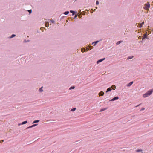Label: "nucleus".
Listing matches in <instances>:
<instances>
[{
	"label": "nucleus",
	"mask_w": 153,
	"mask_h": 153,
	"mask_svg": "<svg viewBox=\"0 0 153 153\" xmlns=\"http://www.w3.org/2000/svg\"><path fill=\"white\" fill-rule=\"evenodd\" d=\"M77 15H75L74 17V19H75L77 17Z\"/></svg>",
	"instance_id": "obj_32"
},
{
	"label": "nucleus",
	"mask_w": 153,
	"mask_h": 153,
	"mask_svg": "<svg viewBox=\"0 0 153 153\" xmlns=\"http://www.w3.org/2000/svg\"><path fill=\"white\" fill-rule=\"evenodd\" d=\"M138 38L139 39H140L141 38V37L140 36H139L138 37Z\"/></svg>",
	"instance_id": "obj_38"
},
{
	"label": "nucleus",
	"mask_w": 153,
	"mask_h": 153,
	"mask_svg": "<svg viewBox=\"0 0 153 153\" xmlns=\"http://www.w3.org/2000/svg\"><path fill=\"white\" fill-rule=\"evenodd\" d=\"M43 87H42L41 88H40L39 89V91L40 92H42L43 91Z\"/></svg>",
	"instance_id": "obj_16"
},
{
	"label": "nucleus",
	"mask_w": 153,
	"mask_h": 153,
	"mask_svg": "<svg viewBox=\"0 0 153 153\" xmlns=\"http://www.w3.org/2000/svg\"><path fill=\"white\" fill-rule=\"evenodd\" d=\"M144 23V22H143L142 23L139 24L138 25L139 27V28H141L143 25Z\"/></svg>",
	"instance_id": "obj_6"
},
{
	"label": "nucleus",
	"mask_w": 153,
	"mask_h": 153,
	"mask_svg": "<svg viewBox=\"0 0 153 153\" xmlns=\"http://www.w3.org/2000/svg\"><path fill=\"white\" fill-rule=\"evenodd\" d=\"M111 90H112V89L111 87L109 88H107V89L106 91V92L107 93L108 92L110 91H111Z\"/></svg>",
	"instance_id": "obj_14"
},
{
	"label": "nucleus",
	"mask_w": 153,
	"mask_h": 153,
	"mask_svg": "<svg viewBox=\"0 0 153 153\" xmlns=\"http://www.w3.org/2000/svg\"><path fill=\"white\" fill-rule=\"evenodd\" d=\"M133 81L131 82H129L128 84H127L126 86L127 87H130L133 84Z\"/></svg>",
	"instance_id": "obj_8"
},
{
	"label": "nucleus",
	"mask_w": 153,
	"mask_h": 153,
	"mask_svg": "<svg viewBox=\"0 0 153 153\" xmlns=\"http://www.w3.org/2000/svg\"><path fill=\"white\" fill-rule=\"evenodd\" d=\"M40 120H34L33 123H38L39 122Z\"/></svg>",
	"instance_id": "obj_18"
},
{
	"label": "nucleus",
	"mask_w": 153,
	"mask_h": 153,
	"mask_svg": "<svg viewBox=\"0 0 153 153\" xmlns=\"http://www.w3.org/2000/svg\"><path fill=\"white\" fill-rule=\"evenodd\" d=\"M107 108H102V109H101L100 110V112H102V111H103L105 110H106V109H107Z\"/></svg>",
	"instance_id": "obj_24"
},
{
	"label": "nucleus",
	"mask_w": 153,
	"mask_h": 153,
	"mask_svg": "<svg viewBox=\"0 0 153 153\" xmlns=\"http://www.w3.org/2000/svg\"><path fill=\"white\" fill-rule=\"evenodd\" d=\"M119 99V97L118 96H116L113 98L112 99L110 100H109V101H114L116 100H117Z\"/></svg>",
	"instance_id": "obj_2"
},
{
	"label": "nucleus",
	"mask_w": 153,
	"mask_h": 153,
	"mask_svg": "<svg viewBox=\"0 0 153 153\" xmlns=\"http://www.w3.org/2000/svg\"><path fill=\"white\" fill-rule=\"evenodd\" d=\"M150 7V4L149 2H147L144 5V7L143 8L145 10H149V8Z\"/></svg>",
	"instance_id": "obj_1"
},
{
	"label": "nucleus",
	"mask_w": 153,
	"mask_h": 153,
	"mask_svg": "<svg viewBox=\"0 0 153 153\" xmlns=\"http://www.w3.org/2000/svg\"><path fill=\"white\" fill-rule=\"evenodd\" d=\"M79 12H80L81 11V10H79Z\"/></svg>",
	"instance_id": "obj_39"
},
{
	"label": "nucleus",
	"mask_w": 153,
	"mask_h": 153,
	"mask_svg": "<svg viewBox=\"0 0 153 153\" xmlns=\"http://www.w3.org/2000/svg\"><path fill=\"white\" fill-rule=\"evenodd\" d=\"M75 87L74 86H72L71 87L69 88V90H71L74 89L75 88Z\"/></svg>",
	"instance_id": "obj_25"
},
{
	"label": "nucleus",
	"mask_w": 153,
	"mask_h": 153,
	"mask_svg": "<svg viewBox=\"0 0 153 153\" xmlns=\"http://www.w3.org/2000/svg\"><path fill=\"white\" fill-rule=\"evenodd\" d=\"M24 41L25 42H26V39H25Z\"/></svg>",
	"instance_id": "obj_41"
},
{
	"label": "nucleus",
	"mask_w": 153,
	"mask_h": 153,
	"mask_svg": "<svg viewBox=\"0 0 153 153\" xmlns=\"http://www.w3.org/2000/svg\"><path fill=\"white\" fill-rule=\"evenodd\" d=\"M123 41H118V42H117V43H116V45H118L120 43H121Z\"/></svg>",
	"instance_id": "obj_21"
},
{
	"label": "nucleus",
	"mask_w": 153,
	"mask_h": 153,
	"mask_svg": "<svg viewBox=\"0 0 153 153\" xmlns=\"http://www.w3.org/2000/svg\"><path fill=\"white\" fill-rule=\"evenodd\" d=\"M143 151L142 149H137L135 150V152H142Z\"/></svg>",
	"instance_id": "obj_19"
},
{
	"label": "nucleus",
	"mask_w": 153,
	"mask_h": 153,
	"mask_svg": "<svg viewBox=\"0 0 153 153\" xmlns=\"http://www.w3.org/2000/svg\"><path fill=\"white\" fill-rule=\"evenodd\" d=\"M96 4L97 5L99 4V2L98 0L96 1Z\"/></svg>",
	"instance_id": "obj_28"
},
{
	"label": "nucleus",
	"mask_w": 153,
	"mask_h": 153,
	"mask_svg": "<svg viewBox=\"0 0 153 153\" xmlns=\"http://www.w3.org/2000/svg\"><path fill=\"white\" fill-rule=\"evenodd\" d=\"M27 123V121H25L22 122L21 123L19 124V125H24Z\"/></svg>",
	"instance_id": "obj_13"
},
{
	"label": "nucleus",
	"mask_w": 153,
	"mask_h": 153,
	"mask_svg": "<svg viewBox=\"0 0 153 153\" xmlns=\"http://www.w3.org/2000/svg\"><path fill=\"white\" fill-rule=\"evenodd\" d=\"M28 11L29 12V14H30L32 12V11L31 10H28Z\"/></svg>",
	"instance_id": "obj_30"
},
{
	"label": "nucleus",
	"mask_w": 153,
	"mask_h": 153,
	"mask_svg": "<svg viewBox=\"0 0 153 153\" xmlns=\"http://www.w3.org/2000/svg\"><path fill=\"white\" fill-rule=\"evenodd\" d=\"M70 13H72V15H76L77 13V12L72 10H70Z\"/></svg>",
	"instance_id": "obj_5"
},
{
	"label": "nucleus",
	"mask_w": 153,
	"mask_h": 153,
	"mask_svg": "<svg viewBox=\"0 0 153 153\" xmlns=\"http://www.w3.org/2000/svg\"><path fill=\"white\" fill-rule=\"evenodd\" d=\"M79 17L80 18V17H81V15H80V16H79Z\"/></svg>",
	"instance_id": "obj_40"
},
{
	"label": "nucleus",
	"mask_w": 153,
	"mask_h": 153,
	"mask_svg": "<svg viewBox=\"0 0 153 153\" xmlns=\"http://www.w3.org/2000/svg\"><path fill=\"white\" fill-rule=\"evenodd\" d=\"M16 36V35L13 34L12 35H11V36L10 37H9V38L10 39L12 38L13 37H15Z\"/></svg>",
	"instance_id": "obj_20"
},
{
	"label": "nucleus",
	"mask_w": 153,
	"mask_h": 153,
	"mask_svg": "<svg viewBox=\"0 0 153 153\" xmlns=\"http://www.w3.org/2000/svg\"><path fill=\"white\" fill-rule=\"evenodd\" d=\"M69 13V11H65V12H64L63 13V14H64V15H68V14Z\"/></svg>",
	"instance_id": "obj_17"
},
{
	"label": "nucleus",
	"mask_w": 153,
	"mask_h": 153,
	"mask_svg": "<svg viewBox=\"0 0 153 153\" xmlns=\"http://www.w3.org/2000/svg\"><path fill=\"white\" fill-rule=\"evenodd\" d=\"M87 46L88 47H89V50H91V49H93V46H89L88 45H87Z\"/></svg>",
	"instance_id": "obj_12"
},
{
	"label": "nucleus",
	"mask_w": 153,
	"mask_h": 153,
	"mask_svg": "<svg viewBox=\"0 0 153 153\" xmlns=\"http://www.w3.org/2000/svg\"><path fill=\"white\" fill-rule=\"evenodd\" d=\"M134 57V56H129L128 57L127 59H131L133 58Z\"/></svg>",
	"instance_id": "obj_22"
},
{
	"label": "nucleus",
	"mask_w": 153,
	"mask_h": 153,
	"mask_svg": "<svg viewBox=\"0 0 153 153\" xmlns=\"http://www.w3.org/2000/svg\"><path fill=\"white\" fill-rule=\"evenodd\" d=\"M51 22L53 23H54V21L53 20H52L51 21Z\"/></svg>",
	"instance_id": "obj_35"
},
{
	"label": "nucleus",
	"mask_w": 153,
	"mask_h": 153,
	"mask_svg": "<svg viewBox=\"0 0 153 153\" xmlns=\"http://www.w3.org/2000/svg\"><path fill=\"white\" fill-rule=\"evenodd\" d=\"M99 41H96L93 42L92 44L94 46H95L99 42Z\"/></svg>",
	"instance_id": "obj_9"
},
{
	"label": "nucleus",
	"mask_w": 153,
	"mask_h": 153,
	"mask_svg": "<svg viewBox=\"0 0 153 153\" xmlns=\"http://www.w3.org/2000/svg\"><path fill=\"white\" fill-rule=\"evenodd\" d=\"M45 26L47 27H48L49 26V25L48 23H46L45 24Z\"/></svg>",
	"instance_id": "obj_29"
},
{
	"label": "nucleus",
	"mask_w": 153,
	"mask_h": 153,
	"mask_svg": "<svg viewBox=\"0 0 153 153\" xmlns=\"http://www.w3.org/2000/svg\"><path fill=\"white\" fill-rule=\"evenodd\" d=\"M145 109V108H141V109L140 110V111H143Z\"/></svg>",
	"instance_id": "obj_33"
},
{
	"label": "nucleus",
	"mask_w": 153,
	"mask_h": 153,
	"mask_svg": "<svg viewBox=\"0 0 153 153\" xmlns=\"http://www.w3.org/2000/svg\"><path fill=\"white\" fill-rule=\"evenodd\" d=\"M32 128V126H29V127H27V128H26V129H29V128Z\"/></svg>",
	"instance_id": "obj_31"
},
{
	"label": "nucleus",
	"mask_w": 153,
	"mask_h": 153,
	"mask_svg": "<svg viewBox=\"0 0 153 153\" xmlns=\"http://www.w3.org/2000/svg\"><path fill=\"white\" fill-rule=\"evenodd\" d=\"M149 95H148V94L146 93L145 94H144L143 95V97L144 98H146L148 96H149Z\"/></svg>",
	"instance_id": "obj_10"
},
{
	"label": "nucleus",
	"mask_w": 153,
	"mask_h": 153,
	"mask_svg": "<svg viewBox=\"0 0 153 153\" xmlns=\"http://www.w3.org/2000/svg\"><path fill=\"white\" fill-rule=\"evenodd\" d=\"M4 140H1L0 141V143H2V142H4Z\"/></svg>",
	"instance_id": "obj_34"
},
{
	"label": "nucleus",
	"mask_w": 153,
	"mask_h": 153,
	"mask_svg": "<svg viewBox=\"0 0 153 153\" xmlns=\"http://www.w3.org/2000/svg\"><path fill=\"white\" fill-rule=\"evenodd\" d=\"M147 33H146L145 34H144L143 35V37L142 39V41L144 39L147 38Z\"/></svg>",
	"instance_id": "obj_7"
},
{
	"label": "nucleus",
	"mask_w": 153,
	"mask_h": 153,
	"mask_svg": "<svg viewBox=\"0 0 153 153\" xmlns=\"http://www.w3.org/2000/svg\"><path fill=\"white\" fill-rule=\"evenodd\" d=\"M85 51H86V52L88 51V48H87L86 49H85Z\"/></svg>",
	"instance_id": "obj_36"
},
{
	"label": "nucleus",
	"mask_w": 153,
	"mask_h": 153,
	"mask_svg": "<svg viewBox=\"0 0 153 153\" xmlns=\"http://www.w3.org/2000/svg\"><path fill=\"white\" fill-rule=\"evenodd\" d=\"M141 104H139V105H137V106H136V107H137L139 106H140Z\"/></svg>",
	"instance_id": "obj_37"
},
{
	"label": "nucleus",
	"mask_w": 153,
	"mask_h": 153,
	"mask_svg": "<svg viewBox=\"0 0 153 153\" xmlns=\"http://www.w3.org/2000/svg\"><path fill=\"white\" fill-rule=\"evenodd\" d=\"M81 51L82 52H84L85 51V49L83 48H82L81 49Z\"/></svg>",
	"instance_id": "obj_23"
},
{
	"label": "nucleus",
	"mask_w": 153,
	"mask_h": 153,
	"mask_svg": "<svg viewBox=\"0 0 153 153\" xmlns=\"http://www.w3.org/2000/svg\"><path fill=\"white\" fill-rule=\"evenodd\" d=\"M38 124H33L32 125V127H34L35 126H37L38 125Z\"/></svg>",
	"instance_id": "obj_27"
},
{
	"label": "nucleus",
	"mask_w": 153,
	"mask_h": 153,
	"mask_svg": "<svg viewBox=\"0 0 153 153\" xmlns=\"http://www.w3.org/2000/svg\"><path fill=\"white\" fill-rule=\"evenodd\" d=\"M76 108H73L71 110V111H75L76 110Z\"/></svg>",
	"instance_id": "obj_26"
},
{
	"label": "nucleus",
	"mask_w": 153,
	"mask_h": 153,
	"mask_svg": "<svg viewBox=\"0 0 153 153\" xmlns=\"http://www.w3.org/2000/svg\"><path fill=\"white\" fill-rule=\"evenodd\" d=\"M105 59V58H102V59H100L98 60L97 62V64H98L100 62H102Z\"/></svg>",
	"instance_id": "obj_4"
},
{
	"label": "nucleus",
	"mask_w": 153,
	"mask_h": 153,
	"mask_svg": "<svg viewBox=\"0 0 153 153\" xmlns=\"http://www.w3.org/2000/svg\"><path fill=\"white\" fill-rule=\"evenodd\" d=\"M153 92V89H151L150 90H149L147 92V93L148 94V95L149 96Z\"/></svg>",
	"instance_id": "obj_3"
},
{
	"label": "nucleus",
	"mask_w": 153,
	"mask_h": 153,
	"mask_svg": "<svg viewBox=\"0 0 153 153\" xmlns=\"http://www.w3.org/2000/svg\"><path fill=\"white\" fill-rule=\"evenodd\" d=\"M104 94V92L103 91H101L99 93V96H103Z\"/></svg>",
	"instance_id": "obj_11"
},
{
	"label": "nucleus",
	"mask_w": 153,
	"mask_h": 153,
	"mask_svg": "<svg viewBox=\"0 0 153 153\" xmlns=\"http://www.w3.org/2000/svg\"><path fill=\"white\" fill-rule=\"evenodd\" d=\"M111 88L115 90L116 89V86L115 85H113L111 86Z\"/></svg>",
	"instance_id": "obj_15"
}]
</instances>
